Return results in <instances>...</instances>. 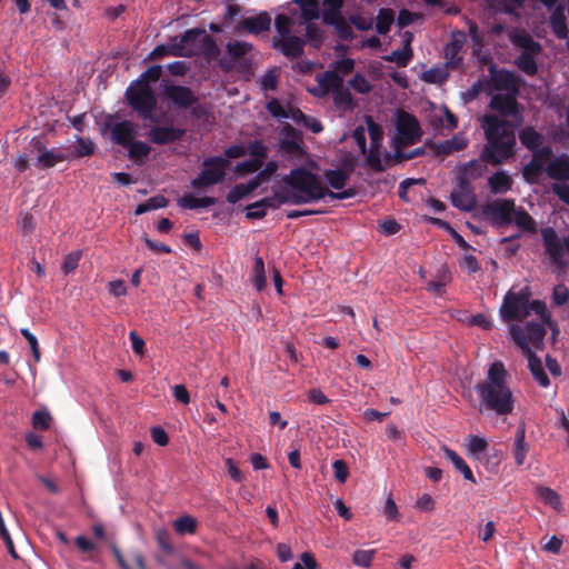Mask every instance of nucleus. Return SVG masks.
I'll return each instance as SVG.
<instances>
[{
	"instance_id": "nucleus-32",
	"label": "nucleus",
	"mask_w": 569,
	"mask_h": 569,
	"mask_svg": "<svg viewBox=\"0 0 569 569\" xmlns=\"http://www.w3.org/2000/svg\"><path fill=\"white\" fill-rule=\"evenodd\" d=\"M528 445L525 441V426L519 425L515 432L513 457L516 466H522L527 457Z\"/></svg>"
},
{
	"instance_id": "nucleus-27",
	"label": "nucleus",
	"mask_w": 569,
	"mask_h": 569,
	"mask_svg": "<svg viewBox=\"0 0 569 569\" xmlns=\"http://www.w3.org/2000/svg\"><path fill=\"white\" fill-rule=\"evenodd\" d=\"M512 184L513 180L506 171H498L488 179V187L495 194L506 193L511 190Z\"/></svg>"
},
{
	"instance_id": "nucleus-14",
	"label": "nucleus",
	"mask_w": 569,
	"mask_h": 569,
	"mask_svg": "<svg viewBox=\"0 0 569 569\" xmlns=\"http://www.w3.org/2000/svg\"><path fill=\"white\" fill-rule=\"evenodd\" d=\"M452 204L463 211H470L476 206V196L470 182L459 179L457 188L450 194Z\"/></svg>"
},
{
	"instance_id": "nucleus-1",
	"label": "nucleus",
	"mask_w": 569,
	"mask_h": 569,
	"mask_svg": "<svg viewBox=\"0 0 569 569\" xmlns=\"http://www.w3.org/2000/svg\"><path fill=\"white\" fill-rule=\"evenodd\" d=\"M356 194L353 189L332 192L327 189L321 178L305 168L290 171L281 180L280 197L291 204L310 203L330 197L331 199H348Z\"/></svg>"
},
{
	"instance_id": "nucleus-43",
	"label": "nucleus",
	"mask_w": 569,
	"mask_h": 569,
	"mask_svg": "<svg viewBox=\"0 0 569 569\" xmlns=\"http://www.w3.org/2000/svg\"><path fill=\"white\" fill-rule=\"evenodd\" d=\"M167 206H168V200L164 197L156 196V197L149 198L147 201L138 204L134 210V213L137 216H139V214H142V213L151 211V210L166 208Z\"/></svg>"
},
{
	"instance_id": "nucleus-13",
	"label": "nucleus",
	"mask_w": 569,
	"mask_h": 569,
	"mask_svg": "<svg viewBox=\"0 0 569 569\" xmlns=\"http://www.w3.org/2000/svg\"><path fill=\"white\" fill-rule=\"evenodd\" d=\"M31 152H37L36 167L49 169L66 160L64 153L59 149H48L40 139L33 138L30 142Z\"/></svg>"
},
{
	"instance_id": "nucleus-42",
	"label": "nucleus",
	"mask_w": 569,
	"mask_h": 569,
	"mask_svg": "<svg viewBox=\"0 0 569 569\" xmlns=\"http://www.w3.org/2000/svg\"><path fill=\"white\" fill-rule=\"evenodd\" d=\"M537 492L538 497H540V500L545 502L546 506H550L553 510H560L561 500L556 491L548 487H538Z\"/></svg>"
},
{
	"instance_id": "nucleus-39",
	"label": "nucleus",
	"mask_w": 569,
	"mask_h": 569,
	"mask_svg": "<svg viewBox=\"0 0 569 569\" xmlns=\"http://www.w3.org/2000/svg\"><path fill=\"white\" fill-rule=\"evenodd\" d=\"M395 22V12L391 9L382 8L379 10L376 20V30L380 34H386L390 31L392 23Z\"/></svg>"
},
{
	"instance_id": "nucleus-20",
	"label": "nucleus",
	"mask_w": 569,
	"mask_h": 569,
	"mask_svg": "<svg viewBox=\"0 0 569 569\" xmlns=\"http://www.w3.org/2000/svg\"><path fill=\"white\" fill-rule=\"evenodd\" d=\"M183 134V129L174 127H152L148 133V138L156 144H167L179 140Z\"/></svg>"
},
{
	"instance_id": "nucleus-60",
	"label": "nucleus",
	"mask_w": 569,
	"mask_h": 569,
	"mask_svg": "<svg viewBox=\"0 0 569 569\" xmlns=\"http://www.w3.org/2000/svg\"><path fill=\"white\" fill-rule=\"evenodd\" d=\"M82 252L80 250L72 251L68 253L64 257L63 263H62V270L64 273H70L74 271L79 264V261L81 259Z\"/></svg>"
},
{
	"instance_id": "nucleus-47",
	"label": "nucleus",
	"mask_w": 569,
	"mask_h": 569,
	"mask_svg": "<svg viewBox=\"0 0 569 569\" xmlns=\"http://www.w3.org/2000/svg\"><path fill=\"white\" fill-rule=\"evenodd\" d=\"M76 548L79 549V551L83 555H88V560L93 561L94 560V552L98 550V545L92 542L90 539H88L84 536H78L74 539Z\"/></svg>"
},
{
	"instance_id": "nucleus-21",
	"label": "nucleus",
	"mask_w": 569,
	"mask_h": 569,
	"mask_svg": "<svg viewBox=\"0 0 569 569\" xmlns=\"http://www.w3.org/2000/svg\"><path fill=\"white\" fill-rule=\"evenodd\" d=\"M518 93H497L491 98L490 107L503 116H516L518 103L516 96Z\"/></svg>"
},
{
	"instance_id": "nucleus-19",
	"label": "nucleus",
	"mask_w": 569,
	"mask_h": 569,
	"mask_svg": "<svg viewBox=\"0 0 569 569\" xmlns=\"http://www.w3.org/2000/svg\"><path fill=\"white\" fill-rule=\"evenodd\" d=\"M492 87L497 91L506 93L519 92V80L515 73L507 70H499L492 74Z\"/></svg>"
},
{
	"instance_id": "nucleus-48",
	"label": "nucleus",
	"mask_w": 569,
	"mask_h": 569,
	"mask_svg": "<svg viewBox=\"0 0 569 569\" xmlns=\"http://www.w3.org/2000/svg\"><path fill=\"white\" fill-rule=\"evenodd\" d=\"M328 183L336 190H340L345 187L348 180V174L340 170H328L325 173Z\"/></svg>"
},
{
	"instance_id": "nucleus-52",
	"label": "nucleus",
	"mask_w": 569,
	"mask_h": 569,
	"mask_svg": "<svg viewBox=\"0 0 569 569\" xmlns=\"http://www.w3.org/2000/svg\"><path fill=\"white\" fill-rule=\"evenodd\" d=\"M292 118L298 122H302L313 133H319L323 130V127L318 119L308 117V116L303 114L300 110H297L296 112H293Z\"/></svg>"
},
{
	"instance_id": "nucleus-12",
	"label": "nucleus",
	"mask_w": 569,
	"mask_h": 569,
	"mask_svg": "<svg viewBox=\"0 0 569 569\" xmlns=\"http://www.w3.org/2000/svg\"><path fill=\"white\" fill-rule=\"evenodd\" d=\"M203 29H190L180 37L171 40V53L177 57H191L198 54L200 41L199 34Z\"/></svg>"
},
{
	"instance_id": "nucleus-34",
	"label": "nucleus",
	"mask_w": 569,
	"mask_h": 569,
	"mask_svg": "<svg viewBox=\"0 0 569 569\" xmlns=\"http://www.w3.org/2000/svg\"><path fill=\"white\" fill-rule=\"evenodd\" d=\"M550 24L553 33L559 39H566L568 36V28L566 24V16L562 8L558 7L550 17Z\"/></svg>"
},
{
	"instance_id": "nucleus-36",
	"label": "nucleus",
	"mask_w": 569,
	"mask_h": 569,
	"mask_svg": "<svg viewBox=\"0 0 569 569\" xmlns=\"http://www.w3.org/2000/svg\"><path fill=\"white\" fill-rule=\"evenodd\" d=\"M216 203V199L211 197L197 198L193 194H184L179 200V206L184 209L208 208Z\"/></svg>"
},
{
	"instance_id": "nucleus-33",
	"label": "nucleus",
	"mask_w": 569,
	"mask_h": 569,
	"mask_svg": "<svg viewBox=\"0 0 569 569\" xmlns=\"http://www.w3.org/2000/svg\"><path fill=\"white\" fill-rule=\"evenodd\" d=\"M126 148L128 149V157L137 164L143 163L151 150L148 143L134 140H132Z\"/></svg>"
},
{
	"instance_id": "nucleus-2",
	"label": "nucleus",
	"mask_w": 569,
	"mask_h": 569,
	"mask_svg": "<svg viewBox=\"0 0 569 569\" xmlns=\"http://www.w3.org/2000/svg\"><path fill=\"white\" fill-rule=\"evenodd\" d=\"M508 372L501 361H493L488 369L486 379L475 385L480 403L478 412H493L497 417H507L515 410V396L509 388Z\"/></svg>"
},
{
	"instance_id": "nucleus-41",
	"label": "nucleus",
	"mask_w": 569,
	"mask_h": 569,
	"mask_svg": "<svg viewBox=\"0 0 569 569\" xmlns=\"http://www.w3.org/2000/svg\"><path fill=\"white\" fill-rule=\"evenodd\" d=\"M333 102L337 108L341 110H350L353 107L352 96L348 89L343 87V83L340 84L339 88H337L332 92Z\"/></svg>"
},
{
	"instance_id": "nucleus-49",
	"label": "nucleus",
	"mask_w": 569,
	"mask_h": 569,
	"mask_svg": "<svg viewBox=\"0 0 569 569\" xmlns=\"http://www.w3.org/2000/svg\"><path fill=\"white\" fill-rule=\"evenodd\" d=\"M373 556L375 549H358L352 555V562L360 568H368L372 565Z\"/></svg>"
},
{
	"instance_id": "nucleus-45",
	"label": "nucleus",
	"mask_w": 569,
	"mask_h": 569,
	"mask_svg": "<svg viewBox=\"0 0 569 569\" xmlns=\"http://www.w3.org/2000/svg\"><path fill=\"white\" fill-rule=\"evenodd\" d=\"M412 49L409 46H405L400 50L392 51L388 57L387 61L395 62L400 67H406L412 59Z\"/></svg>"
},
{
	"instance_id": "nucleus-54",
	"label": "nucleus",
	"mask_w": 569,
	"mask_h": 569,
	"mask_svg": "<svg viewBox=\"0 0 569 569\" xmlns=\"http://www.w3.org/2000/svg\"><path fill=\"white\" fill-rule=\"evenodd\" d=\"M300 24H306V37L309 42L312 43L313 47L319 48L322 42V32L319 27H317L313 21L312 22H301Z\"/></svg>"
},
{
	"instance_id": "nucleus-17",
	"label": "nucleus",
	"mask_w": 569,
	"mask_h": 569,
	"mask_svg": "<svg viewBox=\"0 0 569 569\" xmlns=\"http://www.w3.org/2000/svg\"><path fill=\"white\" fill-rule=\"evenodd\" d=\"M318 86L310 90L317 97H325L332 93L340 84L343 83V79L340 74L333 71H326L317 76Z\"/></svg>"
},
{
	"instance_id": "nucleus-22",
	"label": "nucleus",
	"mask_w": 569,
	"mask_h": 569,
	"mask_svg": "<svg viewBox=\"0 0 569 569\" xmlns=\"http://www.w3.org/2000/svg\"><path fill=\"white\" fill-rule=\"evenodd\" d=\"M227 54L230 60L223 58L220 60V66L224 70H230L233 67L232 60L244 57L252 50V44L246 41H230L226 46Z\"/></svg>"
},
{
	"instance_id": "nucleus-62",
	"label": "nucleus",
	"mask_w": 569,
	"mask_h": 569,
	"mask_svg": "<svg viewBox=\"0 0 569 569\" xmlns=\"http://www.w3.org/2000/svg\"><path fill=\"white\" fill-rule=\"evenodd\" d=\"M279 81V71L278 69L269 70L261 78V88L263 90H276Z\"/></svg>"
},
{
	"instance_id": "nucleus-28",
	"label": "nucleus",
	"mask_w": 569,
	"mask_h": 569,
	"mask_svg": "<svg viewBox=\"0 0 569 569\" xmlns=\"http://www.w3.org/2000/svg\"><path fill=\"white\" fill-rule=\"evenodd\" d=\"M520 142L530 151L539 150L543 142V136L533 127H525L519 131Z\"/></svg>"
},
{
	"instance_id": "nucleus-57",
	"label": "nucleus",
	"mask_w": 569,
	"mask_h": 569,
	"mask_svg": "<svg viewBox=\"0 0 569 569\" xmlns=\"http://www.w3.org/2000/svg\"><path fill=\"white\" fill-rule=\"evenodd\" d=\"M545 170H542L536 162L527 163L522 169V176L526 181L535 183Z\"/></svg>"
},
{
	"instance_id": "nucleus-26",
	"label": "nucleus",
	"mask_w": 569,
	"mask_h": 569,
	"mask_svg": "<svg viewBox=\"0 0 569 569\" xmlns=\"http://www.w3.org/2000/svg\"><path fill=\"white\" fill-rule=\"evenodd\" d=\"M522 330L527 345H532L537 349L542 346V340L546 337V328L543 327V323L530 321L527 322L526 329Z\"/></svg>"
},
{
	"instance_id": "nucleus-50",
	"label": "nucleus",
	"mask_w": 569,
	"mask_h": 569,
	"mask_svg": "<svg viewBox=\"0 0 569 569\" xmlns=\"http://www.w3.org/2000/svg\"><path fill=\"white\" fill-rule=\"evenodd\" d=\"M552 156V149L549 146L541 147L539 150L532 151L531 162H536L542 170L546 171L550 158Z\"/></svg>"
},
{
	"instance_id": "nucleus-10",
	"label": "nucleus",
	"mask_w": 569,
	"mask_h": 569,
	"mask_svg": "<svg viewBox=\"0 0 569 569\" xmlns=\"http://www.w3.org/2000/svg\"><path fill=\"white\" fill-rule=\"evenodd\" d=\"M420 136L421 131L417 119L407 112H399L393 137V147L397 153L401 148L415 144Z\"/></svg>"
},
{
	"instance_id": "nucleus-9",
	"label": "nucleus",
	"mask_w": 569,
	"mask_h": 569,
	"mask_svg": "<svg viewBox=\"0 0 569 569\" xmlns=\"http://www.w3.org/2000/svg\"><path fill=\"white\" fill-rule=\"evenodd\" d=\"M227 159L223 157H209L202 162L203 169L191 181L193 189H203L220 183L226 177Z\"/></svg>"
},
{
	"instance_id": "nucleus-53",
	"label": "nucleus",
	"mask_w": 569,
	"mask_h": 569,
	"mask_svg": "<svg viewBox=\"0 0 569 569\" xmlns=\"http://www.w3.org/2000/svg\"><path fill=\"white\" fill-rule=\"evenodd\" d=\"M467 442H469L467 443V449H469V453H471V456L478 457L487 450V441L482 437L470 435L467 437Z\"/></svg>"
},
{
	"instance_id": "nucleus-30",
	"label": "nucleus",
	"mask_w": 569,
	"mask_h": 569,
	"mask_svg": "<svg viewBox=\"0 0 569 569\" xmlns=\"http://www.w3.org/2000/svg\"><path fill=\"white\" fill-rule=\"evenodd\" d=\"M445 457L450 460L451 465L455 466L456 470L459 471L463 476V479L476 483L475 477L472 476L470 467L463 461L462 457L459 456L455 450L448 449L445 447L443 449Z\"/></svg>"
},
{
	"instance_id": "nucleus-40",
	"label": "nucleus",
	"mask_w": 569,
	"mask_h": 569,
	"mask_svg": "<svg viewBox=\"0 0 569 569\" xmlns=\"http://www.w3.org/2000/svg\"><path fill=\"white\" fill-rule=\"evenodd\" d=\"M173 529L178 535H194L197 530V520L190 515H183L173 521Z\"/></svg>"
},
{
	"instance_id": "nucleus-44",
	"label": "nucleus",
	"mask_w": 569,
	"mask_h": 569,
	"mask_svg": "<svg viewBox=\"0 0 569 569\" xmlns=\"http://www.w3.org/2000/svg\"><path fill=\"white\" fill-rule=\"evenodd\" d=\"M467 144L468 140L463 136H455L439 146V152L450 154L455 151L462 150Z\"/></svg>"
},
{
	"instance_id": "nucleus-31",
	"label": "nucleus",
	"mask_w": 569,
	"mask_h": 569,
	"mask_svg": "<svg viewBox=\"0 0 569 569\" xmlns=\"http://www.w3.org/2000/svg\"><path fill=\"white\" fill-rule=\"evenodd\" d=\"M280 150L289 156L297 159H301L303 149L301 147V139L296 133L288 134L280 140Z\"/></svg>"
},
{
	"instance_id": "nucleus-35",
	"label": "nucleus",
	"mask_w": 569,
	"mask_h": 569,
	"mask_svg": "<svg viewBox=\"0 0 569 569\" xmlns=\"http://www.w3.org/2000/svg\"><path fill=\"white\" fill-rule=\"evenodd\" d=\"M202 39L199 46L198 54H203L207 59L211 60L218 57L220 50L214 41V39L209 36L204 30L199 34Z\"/></svg>"
},
{
	"instance_id": "nucleus-8",
	"label": "nucleus",
	"mask_w": 569,
	"mask_h": 569,
	"mask_svg": "<svg viewBox=\"0 0 569 569\" xmlns=\"http://www.w3.org/2000/svg\"><path fill=\"white\" fill-rule=\"evenodd\" d=\"M510 336L516 346L522 350L523 356L527 357V361H529V370L531 376H533L535 381H537V383L542 388H548L550 380L542 368L541 359L538 358V356H536L535 352L531 351V348L527 345V341L523 337V330L520 328V326L511 325Z\"/></svg>"
},
{
	"instance_id": "nucleus-24",
	"label": "nucleus",
	"mask_w": 569,
	"mask_h": 569,
	"mask_svg": "<svg viewBox=\"0 0 569 569\" xmlns=\"http://www.w3.org/2000/svg\"><path fill=\"white\" fill-rule=\"evenodd\" d=\"M547 174L555 180H569V156L561 154L548 163L546 168Z\"/></svg>"
},
{
	"instance_id": "nucleus-46",
	"label": "nucleus",
	"mask_w": 569,
	"mask_h": 569,
	"mask_svg": "<svg viewBox=\"0 0 569 569\" xmlns=\"http://www.w3.org/2000/svg\"><path fill=\"white\" fill-rule=\"evenodd\" d=\"M293 21L286 14H277L274 19L276 34L273 37L286 38L291 34Z\"/></svg>"
},
{
	"instance_id": "nucleus-58",
	"label": "nucleus",
	"mask_w": 569,
	"mask_h": 569,
	"mask_svg": "<svg viewBox=\"0 0 569 569\" xmlns=\"http://www.w3.org/2000/svg\"><path fill=\"white\" fill-rule=\"evenodd\" d=\"M252 282L253 284H264L266 276H264V264L261 257L256 256L254 263L252 268Z\"/></svg>"
},
{
	"instance_id": "nucleus-7",
	"label": "nucleus",
	"mask_w": 569,
	"mask_h": 569,
	"mask_svg": "<svg viewBox=\"0 0 569 569\" xmlns=\"http://www.w3.org/2000/svg\"><path fill=\"white\" fill-rule=\"evenodd\" d=\"M129 104L144 120L157 121L152 112L157 104L152 87L143 80H136L126 92Z\"/></svg>"
},
{
	"instance_id": "nucleus-51",
	"label": "nucleus",
	"mask_w": 569,
	"mask_h": 569,
	"mask_svg": "<svg viewBox=\"0 0 569 569\" xmlns=\"http://www.w3.org/2000/svg\"><path fill=\"white\" fill-rule=\"evenodd\" d=\"M51 423V417L49 411L47 410H38L33 412V417H31V425L33 428L40 431L49 430Z\"/></svg>"
},
{
	"instance_id": "nucleus-5",
	"label": "nucleus",
	"mask_w": 569,
	"mask_h": 569,
	"mask_svg": "<svg viewBox=\"0 0 569 569\" xmlns=\"http://www.w3.org/2000/svg\"><path fill=\"white\" fill-rule=\"evenodd\" d=\"M530 287H522L521 291L515 293L508 291L503 298L500 315L505 321L523 320L530 312L540 317L542 323L550 326V315L547 311L546 303L540 300H531Z\"/></svg>"
},
{
	"instance_id": "nucleus-63",
	"label": "nucleus",
	"mask_w": 569,
	"mask_h": 569,
	"mask_svg": "<svg viewBox=\"0 0 569 569\" xmlns=\"http://www.w3.org/2000/svg\"><path fill=\"white\" fill-rule=\"evenodd\" d=\"M76 156L78 158L90 156L94 151V144L91 140H84L83 138H78L76 141Z\"/></svg>"
},
{
	"instance_id": "nucleus-25",
	"label": "nucleus",
	"mask_w": 569,
	"mask_h": 569,
	"mask_svg": "<svg viewBox=\"0 0 569 569\" xmlns=\"http://www.w3.org/2000/svg\"><path fill=\"white\" fill-rule=\"evenodd\" d=\"M365 154L367 166L377 172L386 170L391 164V158L381 151V147H370Z\"/></svg>"
},
{
	"instance_id": "nucleus-55",
	"label": "nucleus",
	"mask_w": 569,
	"mask_h": 569,
	"mask_svg": "<svg viewBox=\"0 0 569 569\" xmlns=\"http://www.w3.org/2000/svg\"><path fill=\"white\" fill-rule=\"evenodd\" d=\"M368 133L370 137V147H382L383 132L379 124L371 119L367 121Z\"/></svg>"
},
{
	"instance_id": "nucleus-23",
	"label": "nucleus",
	"mask_w": 569,
	"mask_h": 569,
	"mask_svg": "<svg viewBox=\"0 0 569 569\" xmlns=\"http://www.w3.org/2000/svg\"><path fill=\"white\" fill-rule=\"evenodd\" d=\"M271 18L268 12H260L259 14L246 18L240 22V28L252 34H259L270 29Z\"/></svg>"
},
{
	"instance_id": "nucleus-16",
	"label": "nucleus",
	"mask_w": 569,
	"mask_h": 569,
	"mask_svg": "<svg viewBox=\"0 0 569 569\" xmlns=\"http://www.w3.org/2000/svg\"><path fill=\"white\" fill-rule=\"evenodd\" d=\"M305 40L297 36L273 37L272 47L290 59L299 58L303 52Z\"/></svg>"
},
{
	"instance_id": "nucleus-11",
	"label": "nucleus",
	"mask_w": 569,
	"mask_h": 569,
	"mask_svg": "<svg viewBox=\"0 0 569 569\" xmlns=\"http://www.w3.org/2000/svg\"><path fill=\"white\" fill-rule=\"evenodd\" d=\"M541 236L547 254L550 257L552 262L561 266L563 263L566 250L569 253V236L562 240L552 228L542 229Z\"/></svg>"
},
{
	"instance_id": "nucleus-6",
	"label": "nucleus",
	"mask_w": 569,
	"mask_h": 569,
	"mask_svg": "<svg viewBox=\"0 0 569 569\" xmlns=\"http://www.w3.org/2000/svg\"><path fill=\"white\" fill-rule=\"evenodd\" d=\"M509 40L515 49L520 51L515 61L518 69L528 76L536 74L538 70L537 58L542 52L541 44L535 41L531 34L523 29L509 32Z\"/></svg>"
},
{
	"instance_id": "nucleus-59",
	"label": "nucleus",
	"mask_w": 569,
	"mask_h": 569,
	"mask_svg": "<svg viewBox=\"0 0 569 569\" xmlns=\"http://www.w3.org/2000/svg\"><path fill=\"white\" fill-rule=\"evenodd\" d=\"M280 193H281V186H279V188L277 190H274L273 197L263 198V199L257 201V203L260 204L261 208H263L266 211L269 208L276 209L280 204L287 203L284 200H282V198L280 197Z\"/></svg>"
},
{
	"instance_id": "nucleus-38",
	"label": "nucleus",
	"mask_w": 569,
	"mask_h": 569,
	"mask_svg": "<svg viewBox=\"0 0 569 569\" xmlns=\"http://www.w3.org/2000/svg\"><path fill=\"white\" fill-rule=\"evenodd\" d=\"M342 0H325L322 19L326 23L333 24L340 19Z\"/></svg>"
},
{
	"instance_id": "nucleus-37",
	"label": "nucleus",
	"mask_w": 569,
	"mask_h": 569,
	"mask_svg": "<svg viewBox=\"0 0 569 569\" xmlns=\"http://www.w3.org/2000/svg\"><path fill=\"white\" fill-rule=\"evenodd\" d=\"M485 171L486 166L483 162L472 160L461 167V176L459 179H466V181L470 182L471 180L480 178Z\"/></svg>"
},
{
	"instance_id": "nucleus-61",
	"label": "nucleus",
	"mask_w": 569,
	"mask_h": 569,
	"mask_svg": "<svg viewBox=\"0 0 569 569\" xmlns=\"http://www.w3.org/2000/svg\"><path fill=\"white\" fill-rule=\"evenodd\" d=\"M350 87L359 93H368L372 86L366 77L357 73L349 82Z\"/></svg>"
},
{
	"instance_id": "nucleus-15",
	"label": "nucleus",
	"mask_w": 569,
	"mask_h": 569,
	"mask_svg": "<svg viewBox=\"0 0 569 569\" xmlns=\"http://www.w3.org/2000/svg\"><path fill=\"white\" fill-rule=\"evenodd\" d=\"M164 96L179 109H188L198 102L191 89L183 86H167L164 88Z\"/></svg>"
},
{
	"instance_id": "nucleus-29",
	"label": "nucleus",
	"mask_w": 569,
	"mask_h": 569,
	"mask_svg": "<svg viewBox=\"0 0 569 569\" xmlns=\"http://www.w3.org/2000/svg\"><path fill=\"white\" fill-rule=\"evenodd\" d=\"M295 2L300 7L299 23L319 19L320 10L317 0H295Z\"/></svg>"
},
{
	"instance_id": "nucleus-3",
	"label": "nucleus",
	"mask_w": 569,
	"mask_h": 569,
	"mask_svg": "<svg viewBox=\"0 0 569 569\" xmlns=\"http://www.w3.org/2000/svg\"><path fill=\"white\" fill-rule=\"evenodd\" d=\"M482 128L487 144L481 152V160L500 164L515 154L516 136L511 124L496 116H485Z\"/></svg>"
},
{
	"instance_id": "nucleus-18",
	"label": "nucleus",
	"mask_w": 569,
	"mask_h": 569,
	"mask_svg": "<svg viewBox=\"0 0 569 569\" xmlns=\"http://www.w3.org/2000/svg\"><path fill=\"white\" fill-rule=\"evenodd\" d=\"M112 140L122 147H127L136 137V124L129 120L118 121L110 126Z\"/></svg>"
},
{
	"instance_id": "nucleus-64",
	"label": "nucleus",
	"mask_w": 569,
	"mask_h": 569,
	"mask_svg": "<svg viewBox=\"0 0 569 569\" xmlns=\"http://www.w3.org/2000/svg\"><path fill=\"white\" fill-rule=\"evenodd\" d=\"M261 166H262L261 159L247 160V161L238 163L236 170L240 174L253 173V172L258 171L261 168Z\"/></svg>"
},
{
	"instance_id": "nucleus-4",
	"label": "nucleus",
	"mask_w": 569,
	"mask_h": 569,
	"mask_svg": "<svg viewBox=\"0 0 569 569\" xmlns=\"http://www.w3.org/2000/svg\"><path fill=\"white\" fill-rule=\"evenodd\" d=\"M481 212L482 216L496 227H505L515 223L526 231L536 232V221L522 207H517L513 199H495L487 201L482 204Z\"/></svg>"
},
{
	"instance_id": "nucleus-56",
	"label": "nucleus",
	"mask_w": 569,
	"mask_h": 569,
	"mask_svg": "<svg viewBox=\"0 0 569 569\" xmlns=\"http://www.w3.org/2000/svg\"><path fill=\"white\" fill-rule=\"evenodd\" d=\"M421 79L428 83H442L447 79V73L441 68H431L422 72Z\"/></svg>"
}]
</instances>
